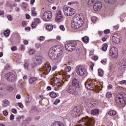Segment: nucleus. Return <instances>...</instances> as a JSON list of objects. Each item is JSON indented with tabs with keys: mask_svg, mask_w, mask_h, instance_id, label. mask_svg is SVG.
<instances>
[{
	"mask_svg": "<svg viewBox=\"0 0 126 126\" xmlns=\"http://www.w3.org/2000/svg\"><path fill=\"white\" fill-rule=\"evenodd\" d=\"M98 73L99 76L102 77L104 75V70H103L102 69H98Z\"/></svg>",
	"mask_w": 126,
	"mask_h": 126,
	"instance_id": "35",
	"label": "nucleus"
},
{
	"mask_svg": "<svg viewBox=\"0 0 126 126\" xmlns=\"http://www.w3.org/2000/svg\"><path fill=\"white\" fill-rule=\"evenodd\" d=\"M56 52V48H51L48 53V57L51 59V60H55L56 62L58 63V60L56 58V56H55V53Z\"/></svg>",
	"mask_w": 126,
	"mask_h": 126,
	"instance_id": "13",
	"label": "nucleus"
},
{
	"mask_svg": "<svg viewBox=\"0 0 126 126\" xmlns=\"http://www.w3.org/2000/svg\"><path fill=\"white\" fill-rule=\"evenodd\" d=\"M63 20V16H57L56 17V22H58V23L62 22Z\"/></svg>",
	"mask_w": 126,
	"mask_h": 126,
	"instance_id": "28",
	"label": "nucleus"
},
{
	"mask_svg": "<svg viewBox=\"0 0 126 126\" xmlns=\"http://www.w3.org/2000/svg\"><path fill=\"white\" fill-rule=\"evenodd\" d=\"M92 59L94 60V61H97V60H98V57L97 56H94L92 57Z\"/></svg>",
	"mask_w": 126,
	"mask_h": 126,
	"instance_id": "59",
	"label": "nucleus"
},
{
	"mask_svg": "<svg viewBox=\"0 0 126 126\" xmlns=\"http://www.w3.org/2000/svg\"><path fill=\"white\" fill-rule=\"evenodd\" d=\"M105 2L109 4H114L115 2H117V0H104Z\"/></svg>",
	"mask_w": 126,
	"mask_h": 126,
	"instance_id": "24",
	"label": "nucleus"
},
{
	"mask_svg": "<svg viewBox=\"0 0 126 126\" xmlns=\"http://www.w3.org/2000/svg\"><path fill=\"white\" fill-rule=\"evenodd\" d=\"M65 83L62 80H60V79H53L52 81H51V85H54V86H56V87L54 88V90L55 91H58L61 88H63V85Z\"/></svg>",
	"mask_w": 126,
	"mask_h": 126,
	"instance_id": "2",
	"label": "nucleus"
},
{
	"mask_svg": "<svg viewBox=\"0 0 126 126\" xmlns=\"http://www.w3.org/2000/svg\"><path fill=\"white\" fill-rule=\"evenodd\" d=\"M87 113L91 114L92 116H98L100 111L98 109H93L91 110L90 112L88 110Z\"/></svg>",
	"mask_w": 126,
	"mask_h": 126,
	"instance_id": "18",
	"label": "nucleus"
},
{
	"mask_svg": "<svg viewBox=\"0 0 126 126\" xmlns=\"http://www.w3.org/2000/svg\"><path fill=\"white\" fill-rule=\"evenodd\" d=\"M77 87L72 86V85H69L67 89V92L68 93H69L70 94H72L73 95H75L76 93H77V90H76Z\"/></svg>",
	"mask_w": 126,
	"mask_h": 126,
	"instance_id": "12",
	"label": "nucleus"
},
{
	"mask_svg": "<svg viewBox=\"0 0 126 126\" xmlns=\"http://www.w3.org/2000/svg\"><path fill=\"white\" fill-rule=\"evenodd\" d=\"M31 101H32V98H31V97L28 96L26 98V102L27 103H28V104H29V103H30Z\"/></svg>",
	"mask_w": 126,
	"mask_h": 126,
	"instance_id": "39",
	"label": "nucleus"
},
{
	"mask_svg": "<svg viewBox=\"0 0 126 126\" xmlns=\"http://www.w3.org/2000/svg\"><path fill=\"white\" fill-rule=\"evenodd\" d=\"M3 107H6V106H8V100L6 99H4L3 100Z\"/></svg>",
	"mask_w": 126,
	"mask_h": 126,
	"instance_id": "37",
	"label": "nucleus"
},
{
	"mask_svg": "<svg viewBox=\"0 0 126 126\" xmlns=\"http://www.w3.org/2000/svg\"><path fill=\"white\" fill-rule=\"evenodd\" d=\"M11 49L12 51H16L17 50V48L16 47V46H12Z\"/></svg>",
	"mask_w": 126,
	"mask_h": 126,
	"instance_id": "56",
	"label": "nucleus"
},
{
	"mask_svg": "<svg viewBox=\"0 0 126 126\" xmlns=\"http://www.w3.org/2000/svg\"><path fill=\"white\" fill-rule=\"evenodd\" d=\"M51 126H64V125L62 122H56L53 123Z\"/></svg>",
	"mask_w": 126,
	"mask_h": 126,
	"instance_id": "22",
	"label": "nucleus"
},
{
	"mask_svg": "<svg viewBox=\"0 0 126 126\" xmlns=\"http://www.w3.org/2000/svg\"><path fill=\"white\" fill-rule=\"evenodd\" d=\"M12 112L14 114H17V111L15 109H12Z\"/></svg>",
	"mask_w": 126,
	"mask_h": 126,
	"instance_id": "64",
	"label": "nucleus"
},
{
	"mask_svg": "<svg viewBox=\"0 0 126 126\" xmlns=\"http://www.w3.org/2000/svg\"><path fill=\"white\" fill-rule=\"evenodd\" d=\"M111 32V31L110 30H106L104 31V34H109Z\"/></svg>",
	"mask_w": 126,
	"mask_h": 126,
	"instance_id": "51",
	"label": "nucleus"
},
{
	"mask_svg": "<svg viewBox=\"0 0 126 126\" xmlns=\"http://www.w3.org/2000/svg\"><path fill=\"white\" fill-rule=\"evenodd\" d=\"M119 65L121 67L125 66L126 63L124 61H121L119 63Z\"/></svg>",
	"mask_w": 126,
	"mask_h": 126,
	"instance_id": "41",
	"label": "nucleus"
},
{
	"mask_svg": "<svg viewBox=\"0 0 126 126\" xmlns=\"http://www.w3.org/2000/svg\"><path fill=\"white\" fill-rule=\"evenodd\" d=\"M14 120V115L11 114L10 116V121H13Z\"/></svg>",
	"mask_w": 126,
	"mask_h": 126,
	"instance_id": "49",
	"label": "nucleus"
},
{
	"mask_svg": "<svg viewBox=\"0 0 126 126\" xmlns=\"http://www.w3.org/2000/svg\"><path fill=\"white\" fill-rule=\"evenodd\" d=\"M109 116H116L117 112L115 110H110L108 112Z\"/></svg>",
	"mask_w": 126,
	"mask_h": 126,
	"instance_id": "31",
	"label": "nucleus"
},
{
	"mask_svg": "<svg viewBox=\"0 0 126 126\" xmlns=\"http://www.w3.org/2000/svg\"><path fill=\"white\" fill-rule=\"evenodd\" d=\"M114 64H113V63H110L109 64V67L110 68V69H112V68H114Z\"/></svg>",
	"mask_w": 126,
	"mask_h": 126,
	"instance_id": "55",
	"label": "nucleus"
},
{
	"mask_svg": "<svg viewBox=\"0 0 126 126\" xmlns=\"http://www.w3.org/2000/svg\"><path fill=\"white\" fill-rule=\"evenodd\" d=\"M7 90L9 92H11L13 90V87L9 86L7 87Z\"/></svg>",
	"mask_w": 126,
	"mask_h": 126,
	"instance_id": "40",
	"label": "nucleus"
},
{
	"mask_svg": "<svg viewBox=\"0 0 126 126\" xmlns=\"http://www.w3.org/2000/svg\"><path fill=\"white\" fill-rule=\"evenodd\" d=\"M84 24L83 18L82 19L79 16L74 17L71 21V27L74 30L79 29V28L82 27Z\"/></svg>",
	"mask_w": 126,
	"mask_h": 126,
	"instance_id": "1",
	"label": "nucleus"
},
{
	"mask_svg": "<svg viewBox=\"0 0 126 126\" xmlns=\"http://www.w3.org/2000/svg\"><path fill=\"white\" fill-rule=\"evenodd\" d=\"M65 15L72 16L75 13V10L67 6H64L63 8Z\"/></svg>",
	"mask_w": 126,
	"mask_h": 126,
	"instance_id": "7",
	"label": "nucleus"
},
{
	"mask_svg": "<svg viewBox=\"0 0 126 126\" xmlns=\"http://www.w3.org/2000/svg\"><path fill=\"white\" fill-rule=\"evenodd\" d=\"M3 114L4 116H8V112H7V111L4 110L3 111Z\"/></svg>",
	"mask_w": 126,
	"mask_h": 126,
	"instance_id": "53",
	"label": "nucleus"
},
{
	"mask_svg": "<svg viewBox=\"0 0 126 126\" xmlns=\"http://www.w3.org/2000/svg\"><path fill=\"white\" fill-rule=\"evenodd\" d=\"M38 40H39V41H40V42H42V41H44L45 37L41 36L40 37V38H38Z\"/></svg>",
	"mask_w": 126,
	"mask_h": 126,
	"instance_id": "46",
	"label": "nucleus"
},
{
	"mask_svg": "<svg viewBox=\"0 0 126 126\" xmlns=\"http://www.w3.org/2000/svg\"><path fill=\"white\" fill-rule=\"evenodd\" d=\"M115 102L118 105H124L126 103V94H118L115 96Z\"/></svg>",
	"mask_w": 126,
	"mask_h": 126,
	"instance_id": "3",
	"label": "nucleus"
},
{
	"mask_svg": "<svg viewBox=\"0 0 126 126\" xmlns=\"http://www.w3.org/2000/svg\"><path fill=\"white\" fill-rule=\"evenodd\" d=\"M60 29L62 31H64L65 29H64V27H63V25H61L60 26Z\"/></svg>",
	"mask_w": 126,
	"mask_h": 126,
	"instance_id": "48",
	"label": "nucleus"
},
{
	"mask_svg": "<svg viewBox=\"0 0 126 126\" xmlns=\"http://www.w3.org/2000/svg\"><path fill=\"white\" fill-rule=\"evenodd\" d=\"M34 63L35 64H41L43 63V57L40 55L35 57Z\"/></svg>",
	"mask_w": 126,
	"mask_h": 126,
	"instance_id": "17",
	"label": "nucleus"
},
{
	"mask_svg": "<svg viewBox=\"0 0 126 126\" xmlns=\"http://www.w3.org/2000/svg\"><path fill=\"white\" fill-rule=\"evenodd\" d=\"M60 102H61V100H60L59 99H57L54 102V105H58V104H59V103H60Z\"/></svg>",
	"mask_w": 126,
	"mask_h": 126,
	"instance_id": "47",
	"label": "nucleus"
},
{
	"mask_svg": "<svg viewBox=\"0 0 126 126\" xmlns=\"http://www.w3.org/2000/svg\"><path fill=\"white\" fill-rule=\"evenodd\" d=\"M22 25L24 26V27H26V26L27 25V22L26 21H24L22 22Z\"/></svg>",
	"mask_w": 126,
	"mask_h": 126,
	"instance_id": "57",
	"label": "nucleus"
},
{
	"mask_svg": "<svg viewBox=\"0 0 126 126\" xmlns=\"http://www.w3.org/2000/svg\"><path fill=\"white\" fill-rule=\"evenodd\" d=\"M37 80V78L35 77H32L29 79V82L30 83V84H32V83H34L35 81Z\"/></svg>",
	"mask_w": 126,
	"mask_h": 126,
	"instance_id": "27",
	"label": "nucleus"
},
{
	"mask_svg": "<svg viewBox=\"0 0 126 126\" xmlns=\"http://www.w3.org/2000/svg\"><path fill=\"white\" fill-rule=\"evenodd\" d=\"M96 20H97V17L96 16H93L91 18V21H92V22H95V21H96Z\"/></svg>",
	"mask_w": 126,
	"mask_h": 126,
	"instance_id": "42",
	"label": "nucleus"
},
{
	"mask_svg": "<svg viewBox=\"0 0 126 126\" xmlns=\"http://www.w3.org/2000/svg\"><path fill=\"white\" fill-rule=\"evenodd\" d=\"M18 106L20 107V108H23L24 106L23 104L22 103L19 102L17 103Z\"/></svg>",
	"mask_w": 126,
	"mask_h": 126,
	"instance_id": "52",
	"label": "nucleus"
},
{
	"mask_svg": "<svg viewBox=\"0 0 126 126\" xmlns=\"http://www.w3.org/2000/svg\"><path fill=\"white\" fill-rule=\"evenodd\" d=\"M31 26L32 27V28H35V27H36L37 26V23H36V22H33L32 24L31 25Z\"/></svg>",
	"mask_w": 126,
	"mask_h": 126,
	"instance_id": "44",
	"label": "nucleus"
},
{
	"mask_svg": "<svg viewBox=\"0 0 126 126\" xmlns=\"http://www.w3.org/2000/svg\"><path fill=\"white\" fill-rule=\"evenodd\" d=\"M47 31H52L54 29V27L52 25H48L46 27Z\"/></svg>",
	"mask_w": 126,
	"mask_h": 126,
	"instance_id": "25",
	"label": "nucleus"
},
{
	"mask_svg": "<svg viewBox=\"0 0 126 126\" xmlns=\"http://www.w3.org/2000/svg\"><path fill=\"white\" fill-rule=\"evenodd\" d=\"M34 53H35V50H34V49H31L29 52V55H33Z\"/></svg>",
	"mask_w": 126,
	"mask_h": 126,
	"instance_id": "45",
	"label": "nucleus"
},
{
	"mask_svg": "<svg viewBox=\"0 0 126 126\" xmlns=\"http://www.w3.org/2000/svg\"><path fill=\"white\" fill-rule=\"evenodd\" d=\"M85 86L88 90H93L94 89V88L95 87V86L92 82L89 80H88L85 83Z\"/></svg>",
	"mask_w": 126,
	"mask_h": 126,
	"instance_id": "16",
	"label": "nucleus"
},
{
	"mask_svg": "<svg viewBox=\"0 0 126 126\" xmlns=\"http://www.w3.org/2000/svg\"><path fill=\"white\" fill-rule=\"evenodd\" d=\"M56 51L55 52L56 55V59L57 60V63H60L62 61V54H63V51L61 48H55Z\"/></svg>",
	"mask_w": 126,
	"mask_h": 126,
	"instance_id": "11",
	"label": "nucleus"
},
{
	"mask_svg": "<svg viewBox=\"0 0 126 126\" xmlns=\"http://www.w3.org/2000/svg\"><path fill=\"white\" fill-rule=\"evenodd\" d=\"M76 41L68 42L65 44V48L68 52H73L76 49Z\"/></svg>",
	"mask_w": 126,
	"mask_h": 126,
	"instance_id": "4",
	"label": "nucleus"
},
{
	"mask_svg": "<svg viewBox=\"0 0 126 126\" xmlns=\"http://www.w3.org/2000/svg\"><path fill=\"white\" fill-rule=\"evenodd\" d=\"M42 19L44 21H50L52 19V16H43Z\"/></svg>",
	"mask_w": 126,
	"mask_h": 126,
	"instance_id": "26",
	"label": "nucleus"
},
{
	"mask_svg": "<svg viewBox=\"0 0 126 126\" xmlns=\"http://www.w3.org/2000/svg\"><path fill=\"white\" fill-rule=\"evenodd\" d=\"M102 6L103 5L101 2L97 1L94 5V11H99L102 8Z\"/></svg>",
	"mask_w": 126,
	"mask_h": 126,
	"instance_id": "15",
	"label": "nucleus"
},
{
	"mask_svg": "<svg viewBox=\"0 0 126 126\" xmlns=\"http://www.w3.org/2000/svg\"><path fill=\"white\" fill-rule=\"evenodd\" d=\"M109 55L112 58L117 59L118 56H119V53H118V49L115 47H111L109 50Z\"/></svg>",
	"mask_w": 126,
	"mask_h": 126,
	"instance_id": "10",
	"label": "nucleus"
},
{
	"mask_svg": "<svg viewBox=\"0 0 126 126\" xmlns=\"http://www.w3.org/2000/svg\"><path fill=\"white\" fill-rule=\"evenodd\" d=\"M35 21L36 22V23H41V20H40L39 18L36 19Z\"/></svg>",
	"mask_w": 126,
	"mask_h": 126,
	"instance_id": "58",
	"label": "nucleus"
},
{
	"mask_svg": "<svg viewBox=\"0 0 126 126\" xmlns=\"http://www.w3.org/2000/svg\"><path fill=\"white\" fill-rule=\"evenodd\" d=\"M5 78L9 81V82H13L15 81L16 79V77L15 76V74H14L12 72H8L5 74Z\"/></svg>",
	"mask_w": 126,
	"mask_h": 126,
	"instance_id": "9",
	"label": "nucleus"
},
{
	"mask_svg": "<svg viewBox=\"0 0 126 126\" xmlns=\"http://www.w3.org/2000/svg\"><path fill=\"white\" fill-rule=\"evenodd\" d=\"M71 70V67L70 66H67L64 68V71L66 72H69Z\"/></svg>",
	"mask_w": 126,
	"mask_h": 126,
	"instance_id": "36",
	"label": "nucleus"
},
{
	"mask_svg": "<svg viewBox=\"0 0 126 126\" xmlns=\"http://www.w3.org/2000/svg\"><path fill=\"white\" fill-rule=\"evenodd\" d=\"M35 47H36V49H39V48H41L40 43H36L35 44Z\"/></svg>",
	"mask_w": 126,
	"mask_h": 126,
	"instance_id": "50",
	"label": "nucleus"
},
{
	"mask_svg": "<svg viewBox=\"0 0 126 126\" xmlns=\"http://www.w3.org/2000/svg\"><path fill=\"white\" fill-rule=\"evenodd\" d=\"M97 0H89L88 2V4L90 6H92L95 2H96Z\"/></svg>",
	"mask_w": 126,
	"mask_h": 126,
	"instance_id": "23",
	"label": "nucleus"
},
{
	"mask_svg": "<svg viewBox=\"0 0 126 126\" xmlns=\"http://www.w3.org/2000/svg\"><path fill=\"white\" fill-rule=\"evenodd\" d=\"M108 49V44L107 43H105L103 44L102 50L103 52H106Z\"/></svg>",
	"mask_w": 126,
	"mask_h": 126,
	"instance_id": "32",
	"label": "nucleus"
},
{
	"mask_svg": "<svg viewBox=\"0 0 126 126\" xmlns=\"http://www.w3.org/2000/svg\"><path fill=\"white\" fill-rule=\"evenodd\" d=\"M25 69H28V64L25 63L24 65Z\"/></svg>",
	"mask_w": 126,
	"mask_h": 126,
	"instance_id": "63",
	"label": "nucleus"
},
{
	"mask_svg": "<svg viewBox=\"0 0 126 126\" xmlns=\"http://www.w3.org/2000/svg\"><path fill=\"white\" fill-rule=\"evenodd\" d=\"M112 96L113 95L111 92H107L106 94V98H108V99L111 98Z\"/></svg>",
	"mask_w": 126,
	"mask_h": 126,
	"instance_id": "38",
	"label": "nucleus"
},
{
	"mask_svg": "<svg viewBox=\"0 0 126 126\" xmlns=\"http://www.w3.org/2000/svg\"><path fill=\"white\" fill-rule=\"evenodd\" d=\"M57 93L55 92H51L50 94V96L51 98H57Z\"/></svg>",
	"mask_w": 126,
	"mask_h": 126,
	"instance_id": "34",
	"label": "nucleus"
},
{
	"mask_svg": "<svg viewBox=\"0 0 126 126\" xmlns=\"http://www.w3.org/2000/svg\"><path fill=\"white\" fill-rule=\"evenodd\" d=\"M94 67V63H92L90 65V67H91V69H92V70H93Z\"/></svg>",
	"mask_w": 126,
	"mask_h": 126,
	"instance_id": "62",
	"label": "nucleus"
},
{
	"mask_svg": "<svg viewBox=\"0 0 126 126\" xmlns=\"http://www.w3.org/2000/svg\"><path fill=\"white\" fill-rule=\"evenodd\" d=\"M73 86H75V87H78V86H79V83H78V80H77V79L74 78L72 80V84L71 85Z\"/></svg>",
	"mask_w": 126,
	"mask_h": 126,
	"instance_id": "21",
	"label": "nucleus"
},
{
	"mask_svg": "<svg viewBox=\"0 0 126 126\" xmlns=\"http://www.w3.org/2000/svg\"><path fill=\"white\" fill-rule=\"evenodd\" d=\"M82 40L84 43H87L89 41V37L88 36H85L82 38Z\"/></svg>",
	"mask_w": 126,
	"mask_h": 126,
	"instance_id": "33",
	"label": "nucleus"
},
{
	"mask_svg": "<svg viewBox=\"0 0 126 126\" xmlns=\"http://www.w3.org/2000/svg\"><path fill=\"white\" fill-rule=\"evenodd\" d=\"M52 12L50 11H46L43 14V16H52Z\"/></svg>",
	"mask_w": 126,
	"mask_h": 126,
	"instance_id": "30",
	"label": "nucleus"
},
{
	"mask_svg": "<svg viewBox=\"0 0 126 126\" xmlns=\"http://www.w3.org/2000/svg\"><path fill=\"white\" fill-rule=\"evenodd\" d=\"M59 74L60 75H63V78H65V80H66V81H68V78H70V75L64 74V72H63V71H61L59 73Z\"/></svg>",
	"mask_w": 126,
	"mask_h": 126,
	"instance_id": "19",
	"label": "nucleus"
},
{
	"mask_svg": "<svg viewBox=\"0 0 126 126\" xmlns=\"http://www.w3.org/2000/svg\"><path fill=\"white\" fill-rule=\"evenodd\" d=\"M56 14L57 16H59V15H62V11L58 10Z\"/></svg>",
	"mask_w": 126,
	"mask_h": 126,
	"instance_id": "54",
	"label": "nucleus"
},
{
	"mask_svg": "<svg viewBox=\"0 0 126 126\" xmlns=\"http://www.w3.org/2000/svg\"><path fill=\"white\" fill-rule=\"evenodd\" d=\"M101 62V63H103V64H106V63H107V59H102Z\"/></svg>",
	"mask_w": 126,
	"mask_h": 126,
	"instance_id": "43",
	"label": "nucleus"
},
{
	"mask_svg": "<svg viewBox=\"0 0 126 126\" xmlns=\"http://www.w3.org/2000/svg\"><path fill=\"white\" fill-rule=\"evenodd\" d=\"M57 68H58V66H57V65L54 66L52 67V71H54V70H56Z\"/></svg>",
	"mask_w": 126,
	"mask_h": 126,
	"instance_id": "60",
	"label": "nucleus"
},
{
	"mask_svg": "<svg viewBox=\"0 0 126 126\" xmlns=\"http://www.w3.org/2000/svg\"><path fill=\"white\" fill-rule=\"evenodd\" d=\"M80 111L77 107H75L72 110L71 114L73 115V116H77L78 114H79Z\"/></svg>",
	"mask_w": 126,
	"mask_h": 126,
	"instance_id": "20",
	"label": "nucleus"
},
{
	"mask_svg": "<svg viewBox=\"0 0 126 126\" xmlns=\"http://www.w3.org/2000/svg\"><path fill=\"white\" fill-rule=\"evenodd\" d=\"M112 41L115 44H119L121 42V36L119 33H115L113 35Z\"/></svg>",
	"mask_w": 126,
	"mask_h": 126,
	"instance_id": "14",
	"label": "nucleus"
},
{
	"mask_svg": "<svg viewBox=\"0 0 126 126\" xmlns=\"http://www.w3.org/2000/svg\"><path fill=\"white\" fill-rule=\"evenodd\" d=\"M25 30H26V31H30V30H31V28H30V27H27L25 28Z\"/></svg>",
	"mask_w": 126,
	"mask_h": 126,
	"instance_id": "61",
	"label": "nucleus"
},
{
	"mask_svg": "<svg viewBox=\"0 0 126 126\" xmlns=\"http://www.w3.org/2000/svg\"><path fill=\"white\" fill-rule=\"evenodd\" d=\"M82 126H93V121L92 119L88 117L82 118V120L79 122Z\"/></svg>",
	"mask_w": 126,
	"mask_h": 126,
	"instance_id": "5",
	"label": "nucleus"
},
{
	"mask_svg": "<svg viewBox=\"0 0 126 126\" xmlns=\"http://www.w3.org/2000/svg\"><path fill=\"white\" fill-rule=\"evenodd\" d=\"M75 70L77 74L79 76H83L85 74H86L87 70L83 67L82 66L77 65L76 66Z\"/></svg>",
	"mask_w": 126,
	"mask_h": 126,
	"instance_id": "8",
	"label": "nucleus"
},
{
	"mask_svg": "<svg viewBox=\"0 0 126 126\" xmlns=\"http://www.w3.org/2000/svg\"><path fill=\"white\" fill-rule=\"evenodd\" d=\"M10 34V30H9V29H6L4 32V35L5 37H8Z\"/></svg>",
	"mask_w": 126,
	"mask_h": 126,
	"instance_id": "29",
	"label": "nucleus"
},
{
	"mask_svg": "<svg viewBox=\"0 0 126 126\" xmlns=\"http://www.w3.org/2000/svg\"><path fill=\"white\" fill-rule=\"evenodd\" d=\"M51 69H52V67H51L50 64H45L43 68L39 70L40 72V75L41 77H44V75H43V74H48V73L51 71Z\"/></svg>",
	"mask_w": 126,
	"mask_h": 126,
	"instance_id": "6",
	"label": "nucleus"
}]
</instances>
